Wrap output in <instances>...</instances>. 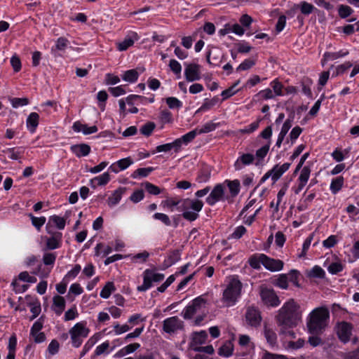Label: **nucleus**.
Masks as SVG:
<instances>
[{"label":"nucleus","mask_w":359,"mask_h":359,"mask_svg":"<svg viewBox=\"0 0 359 359\" xmlns=\"http://www.w3.org/2000/svg\"><path fill=\"white\" fill-rule=\"evenodd\" d=\"M303 309L294 299L286 301L278 311L276 319L280 328V334L284 338L294 339L292 330L302 322Z\"/></svg>","instance_id":"obj_1"},{"label":"nucleus","mask_w":359,"mask_h":359,"mask_svg":"<svg viewBox=\"0 0 359 359\" xmlns=\"http://www.w3.org/2000/svg\"><path fill=\"white\" fill-rule=\"evenodd\" d=\"M330 319V312L325 307L314 309L306 317V328L311 334H321L326 328Z\"/></svg>","instance_id":"obj_2"},{"label":"nucleus","mask_w":359,"mask_h":359,"mask_svg":"<svg viewBox=\"0 0 359 359\" xmlns=\"http://www.w3.org/2000/svg\"><path fill=\"white\" fill-rule=\"evenodd\" d=\"M241 290L242 283L238 277L235 276L228 277L222 299L225 306L230 307L235 305L241 297Z\"/></svg>","instance_id":"obj_3"},{"label":"nucleus","mask_w":359,"mask_h":359,"mask_svg":"<svg viewBox=\"0 0 359 359\" xmlns=\"http://www.w3.org/2000/svg\"><path fill=\"white\" fill-rule=\"evenodd\" d=\"M203 203L198 199H184L182 201L180 207L182 211V216L189 221H194L198 217V212L202 210Z\"/></svg>","instance_id":"obj_4"},{"label":"nucleus","mask_w":359,"mask_h":359,"mask_svg":"<svg viewBox=\"0 0 359 359\" xmlns=\"http://www.w3.org/2000/svg\"><path fill=\"white\" fill-rule=\"evenodd\" d=\"M90 333V329L87 326L86 321H81L76 323L69 330V334L74 347H79L83 340L86 338Z\"/></svg>","instance_id":"obj_5"},{"label":"nucleus","mask_w":359,"mask_h":359,"mask_svg":"<svg viewBox=\"0 0 359 359\" xmlns=\"http://www.w3.org/2000/svg\"><path fill=\"white\" fill-rule=\"evenodd\" d=\"M143 283L137 287V290L144 292L152 286L153 283H158L164 279V274L158 273L154 270L146 269L142 274Z\"/></svg>","instance_id":"obj_6"},{"label":"nucleus","mask_w":359,"mask_h":359,"mask_svg":"<svg viewBox=\"0 0 359 359\" xmlns=\"http://www.w3.org/2000/svg\"><path fill=\"white\" fill-rule=\"evenodd\" d=\"M229 201V196L225 189L223 183L216 184L210 191L206 198V203L210 205H214L219 201Z\"/></svg>","instance_id":"obj_7"},{"label":"nucleus","mask_w":359,"mask_h":359,"mask_svg":"<svg viewBox=\"0 0 359 359\" xmlns=\"http://www.w3.org/2000/svg\"><path fill=\"white\" fill-rule=\"evenodd\" d=\"M290 165V163L275 165L262 177L259 182L260 184L264 183L269 178L271 179L273 184L276 183L289 170Z\"/></svg>","instance_id":"obj_8"},{"label":"nucleus","mask_w":359,"mask_h":359,"mask_svg":"<svg viewBox=\"0 0 359 359\" xmlns=\"http://www.w3.org/2000/svg\"><path fill=\"white\" fill-rule=\"evenodd\" d=\"M334 332L339 339L344 344L351 341L353 332V326L351 323L341 321L336 324Z\"/></svg>","instance_id":"obj_9"},{"label":"nucleus","mask_w":359,"mask_h":359,"mask_svg":"<svg viewBox=\"0 0 359 359\" xmlns=\"http://www.w3.org/2000/svg\"><path fill=\"white\" fill-rule=\"evenodd\" d=\"M184 77L189 82L198 81L201 78V67L196 62L184 64Z\"/></svg>","instance_id":"obj_10"},{"label":"nucleus","mask_w":359,"mask_h":359,"mask_svg":"<svg viewBox=\"0 0 359 359\" xmlns=\"http://www.w3.org/2000/svg\"><path fill=\"white\" fill-rule=\"evenodd\" d=\"M260 297L263 303L267 306L276 307L280 304L278 297L272 289L261 287Z\"/></svg>","instance_id":"obj_11"},{"label":"nucleus","mask_w":359,"mask_h":359,"mask_svg":"<svg viewBox=\"0 0 359 359\" xmlns=\"http://www.w3.org/2000/svg\"><path fill=\"white\" fill-rule=\"evenodd\" d=\"M255 162V157L251 153L240 152L238 158L233 163L235 170L239 171L245 167L252 165Z\"/></svg>","instance_id":"obj_12"},{"label":"nucleus","mask_w":359,"mask_h":359,"mask_svg":"<svg viewBox=\"0 0 359 359\" xmlns=\"http://www.w3.org/2000/svg\"><path fill=\"white\" fill-rule=\"evenodd\" d=\"M245 319L246 323L252 327H257L260 325L262 321V317L259 310L253 306L248 307Z\"/></svg>","instance_id":"obj_13"},{"label":"nucleus","mask_w":359,"mask_h":359,"mask_svg":"<svg viewBox=\"0 0 359 359\" xmlns=\"http://www.w3.org/2000/svg\"><path fill=\"white\" fill-rule=\"evenodd\" d=\"M183 327V322L177 316L168 318L163 320V329L166 333H173Z\"/></svg>","instance_id":"obj_14"},{"label":"nucleus","mask_w":359,"mask_h":359,"mask_svg":"<svg viewBox=\"0 0 359 359\" xmlns=\"http://www.w3.org/2000/svg\"><path fill=\"white\" fill-rule=\"evenodd\" d=\"M43 326V322L41 318L38 319L32 325L30 330V336L33 338L35 343L39 344L46 341V335L41 332Z\"/></svg>","instance_id":"obj_15"},{"label":"nucleus","mask_w":359,"mask_h":359,"mask_svg":"<svg viewBox=\"0 0 359 359\" xmlns=\"http://www.w3.org/2000/svg\"><path fill=\"white\" fill-rule=\"evenodd\" d=\"M207 338L208 334L204 330L194 332L191 336L189 347L196 351H199L201 346L205 343Z\"/></svg>","instance_id":"obj_16"},{"label":"nucleus","mask_w":359,"mask_h":359,"mask_svg":"<svg viewBox=\"0 0 359 359\" xmlns=\"http://www.w3.org/2000/svg\"><path fill=\"white\" fill-rule=\"evenodd\" d=\"M264 267L271 272L281 271L283 269L284 263L280 259L269 257L264 254L262 257Z\"/></svg>","instance_id":"obj_17"},{"label":"nucleus","mask_w":359,"mask_h":359,"mask_svg":"<svg viewBox=\"0 0 359 359\" xmlns=\"http://www.w3.org/2000/svg\"><path fill=\"white\" fill-rule=\"evenodd\" d=\"M139 39V36L136 32H130L126 37L118 42H116V47L119 51H125L133 46L135 41Z\"/></svg>","instance_id":"obj_18"},{"label":"nucleus","mask_w":359,"mask_h":359,"mask_svg":"<svg viewBox=\"0 0 359 359\" xmlns=\"http://www.w3.org/2000/svg\"><path fill=\"white\" fill-rule=\"evenodd\" d=\"M132 164H133L132 158L130 157H127L113 163L109 166V169L114 173H118L127 169Z\"/></svg>","instance_id":"obj_19"},{"label":"nucleus","mask_w":359,"mask_h":359,"mask_svg":"<svg viewBox=\"0 0 359 359\" xmlns=\"http://www.w3.org/2000/svg\"><path fill=\"white\" fill-rule=\"evenodd\" d=\"M72 129L74 132L82 133L85 135L95 133L98 130L96 126H89L86 124L82 123L80 121L74 122L72 126Z\"/></svg>","instance_id":"obj_20"},{"label":"nucleus","mask_w":359,"mask_h":359,"mask_svg":"<svg viewBox=\"0 0 359 359\" xmlns=\"http://www.w3.org/2000/svg\"><path fill=\"white\" fill-rule=\"evenodd\" d=\"M310 174L311 168L308 166H304L301 170L300 175L298 178V187L294 190L295 194H299L306 186L310 177Z\"/></svg>","instance_id":"obj_21"},{"label":"nucleus","mask_w":359,"mask_h":359,"mask_svg":"<svg viewBox=\"0 0 359 359\" xmlns=\"http://www.w3.org/2000/svg\"><path fill=\"white\" fill-rule=\"evenodd\" d=\"M223 184H225V189H229L227 194L229 196V201L236 196L240 192V182L238 180H226Z\"/></svg>","instance_id":"obj_22"},{"label":"nucleus","mask_w":359,"mask_h":359,"mask_svg":"<svg viewBox=\"0 0 359 359\" xmlns=\"http://www.w3.org/2000/svg\"><path fill=\"white\" fill-rule=\"evenodd\" d=\"M271 142L266 141L264 144H263L259 149L256 150L255 154L254 155L255 157V165H259L262 163L264 158L268 154Z\"/></svg>","instance_id":"obj_23"},{"label":"nucleus","mask_w":359,"mask_h":359,"mask_svg":"<svg viewBox=\"0 0 359 359\" xmlns=\"http://www.w3.org/2000/svg\"><path fill=\"white\" fill-rule=\"evenodd\" d=\"M110 180V175L107 172H105L102 175H100L91 179L89 182V185L92 188L95 189L97 188V187L106 185L107 184L109 183Z\"/></svg>","instance_id":"obj_24"},{"label":"nucleus","mask_w":359,"mask_h":359,"mask_svg":"<svg viewBox=\"0 0 359 359\" xmlns=\"http://www.w3.org/2000/svg\"><path fill=\"white\" fill-rule=\"evenodd\" d=\"M334 261L328 264V259L324 263V266L327 267L328 272L331 274H337L341 272L344 269V265L341 260L334 257Z\"/></svg>","instance_id":"obj_25"},{"label":"nucleus","mask_w":359,"mask_h":359,"mask_svg":"<svg viewBox=\"0 0 359 359\" xmlns=\"http://www.w3.org/2000/svg\"><path fill=\"white\" fill-rule=\"evenodd\" d=\"M39 123V116L36 112H32L28 116L26 120V126L27 130L31 133H34L36 132V128Z\"/></svg>","instance_id":"obj_26"},{"label":"nucleus","mask_w":359,"mask_h":359,"mask_svg":"<svg viewBox=\"0 0 359 359\" xmlns=\"http://www.w3.org/2000/svg\"><path fill=\"white\" fill-rule=\"evenodd\" d=\"M70 149L77 157L86 156L90 151V146L86 144H74Z\"/></svg>","instance_id":"obj_27"},{"label":"nucleus","mask_w":359,"mask_h":359,"mask_svg":"<svg viewBox=\"0 0 359 359\" xmlns=\"http://www.w3.org/2000/svg\"><path fill=\"white\" fill-rule=\"evenodd\" d=\"M65 298L60 295H55L53 297V310L57 314L60 315L65 308Z\"/></svg>","instance_id":"obj_28"},{"label":"nucleus","mask_w":359,"mask_h":359,"mask_svg":"<svg viewBox=\"0 0 359 359\" xmlns=\"http://www.w3.org/2000/svg\"><path fill=\"white\" fill-rule=\"evenodd\" d=\"M26 299L30 307V311L32 313V319L36 318L41 313V308L40 302L31 297H26Z\"/></svg>","instance_id":"obj_29"},{"label":"nucleus","mask_w":359,"mask_h":359,"mask_svg":"<svg viewBox=\"0 0 359 359\" xmlns=\"http://www.w3.org/2000/svg\"><path fill=\"white\" fill-rule=\"evenodd\" d=\"M125 192V188H118L115 190L108 198L107 204L109 207H114L117 205L121 200L122 196Z\"/></svg>","instance_id":"obj_30"},{"label":"nucleus","mask_w":359,"mask_h":359,"mask_svg":"<svg viewBox=\"0 0 359 359\" xmlns=\"http://www.w3.org/2000/svg\"><path fill=\"white\" fill-rule=\"evenodd\" d=\"M62 233H57L52 237L46 238V247L50 250L57 249L60 247Z\"/></svg>","instance_id":"obj_31"},{"label":"nucleus","mask_w":359,"mask_h":359,"mask_svg":"<svg viewBox=\"0 0 359 359\" xmlns=\"http://www.w3.org/2000/svg\"><path fill=\"white\" fill-rule=\"evenodd\" d=\"M8 157L12 160H20L22 156L25 149L23 147H12L8 148L4 151Z\"/></svg>","instance_id":"obj_32"},{"label":"nucleus","mask_w":359,"mask_h":359,"mask_svg":"<svg viewBox=\"0 0 359 359\" xmlns=\"http://www.w3.org/2000/svg\"><path fill=\"white\" fill-rule=\"evenodd\" d=\"M233 352V344L231 341H225L218 350V353L219 355L226 358L232 355Z\"/></svg>","instance_id":"obj_33"},{"label":"nucleus","mask_w":359,"mask_h":359,"mask_svg":"<svg viewBox=\"0 0 359 359\" xmlns=\"http://www.w3.org/2000/svg\"><path fill=\"white\" fill-rule=\"evenodd\" d=\"M348 54V52H335V53H329L326 52L323 55V58L321 60V64L323 66L325 65V64L332 60H337L339 57H344Z\"/></svg>","instance_id":"obj_34"},{"label":"nucleus","mask_w":359,"mask_h":359,"mask_svg":"<svg viewBox=\"0 0 359 359\" xmlns=\"http://www.w3.org/2000/svg\"><path fill=\"white\" fill-rule=\"evenodd\" d=\"M139 73L136 69H129L123 72L121 75L122 79L128 83H135L137 81Z\"/></svg>","instance_id":"obj_35"},{"label":"nucleus","mask_w":359,"mask_h":359,"mask_svg":"<svg viewBox=\"0 0 359 359\" xmlns=\"http://www.w3.org/2000/svg\"><path fill=\"white\" fill-rule=\"evenodd\" d=\"M211 175V169L209 166H205L202 168L198 173L196 180L198 183L207 182Z\"/></svg>","instance_id":"obj_36"},{"label":"nucleus","mask_w":359,"mask_h":359,"mask_svg":"<svg viewBox=\"0 0 359 359\" xmlns=\"http://www.w3.org/2000/svg\"><path fill=\"white\" fill-rule=\"evenodd\" d=\"M264 334L267 341V343L271 346H274L276 344L277 336L275 331L272 328L265 326Z\"/></svg>","instance_id":"obj_37"},{"label":"nucleus","mask_w":359,"mask_h":359,"mask_svg":"<svg viewBox=\"0 0 359 359\" xmlns=\"http://www.w3.org/2000/svg\"><path fill=\"white\" fill-rule=\"evenodd\" d=\"M344 179L341 176H339L332 180L330 189L333 194L338 193L344 186Z\"/></svg>","instance_id":"obj_38"},{"label":"nucleus","mask_w":359,"mask_h":359,"mask_svg":"<svg viewBox=\"0 0 359 359\" xmlns=\"http://www.w3.org/2000/svg\"><path fill=\"white\" fill-rule=\"evenodd\" d=\"M304 344H305V340L303 339H299L296 341H283V345L284 348L288 351H294V350L299 349V348L303 347Z\"/></svg>","instance_id":"obj_39"},{"label":"nucleus","mask_w":359,"mask_h":359,"mask_svg":"<svg viewBox=\"0 0 359 359\" xmlns=\"http://www.w3.org/2000/svg\"><path fill=\"white\" fill-rule=\"evenodd\" d=\"M294 8L299 9L301 13L306 15H310L316 9L311 4L306 1H301L299 4L294 5Z\"/></svg>","instance_id":"obj_40"},{"label":"nucleus","mask_w":359,"mask_h":359,"mask_svg":"<svg viewBox=\"0 0 359 359\" xmlns=\"http://www.w3.org/2000/svg\"><path fill=\"white\" fill-rule=\"evenodd\" d=\"M164 100L170 109L179 110L182 107V102L175 97H168Z\"/></svg>","instance_id":"obj_41"},{"label":"nucleus","mask_w":359,"mask_h":359,"mask_svg":"<svg viewBox=\"0 0 359 359\" xmlns=\"http://www.w3.org/2000/svg\"><path fill=\"white\" fill-rule=\"evenodd\" d=\"M262 257H264V254H256L252 256L249 259V264L251 267L255 269H259L261 268L262 265H263V259Z\"/></svg>","instance_id":"obj_42"},{"label":"nucleus","mask_w":359,"mask_h":359,"mask_svg":"<svg viewBox=\"0 0 359 359\" xmlns=\"http://www.w3.org/2000/svg\"><path fill=\"white\" fill-rule=\"evenodd\" d=\"M95 255L97 256H107L112 252V248L110 245L99 243L95 248Z\"/></svg>","instance_id":"obj_43"},{"label":"nucleus","mask_w":359,"mask_h":359,"mask_svg":"<svg viewBox=\"0 0 359 359\" xmlns=\"http://www.w3.org/2000/svg\"><path fill=\"white\" fill-rule=\"evenodd\" d=\"M288 188H289L288 182H285L281 185V187L277 194V201L276 202V211L278 210L279 205H280L281 202L283 201V198L285 196V194L288 190Z\"/></svg>","instance_id":"obj_44"},{"label":"nucleus","mask_w":359,"mask_h":359,"mask_svg":"<svg viewBox=\"0 0 359 359\" xmlns=\"http://www.w3.org/2000/svg\"><path fill=\"white\" fill-rule=\"evenodd\" d=\"M115 290L114 284L112 282H107L102 289L100 295L103 299H108Z\"/></svg>","instance_id":"obj_45"},{"label":"nucleus","mask_w":359,"mask_h":359,"mask_svg":"<svg viewBox=\"0 0 359 359\" xmlns=\"http://www.w3.org/2000/svg\"><path fill=\"white\" fill-rule=\"evenodd\" d=\"M270 86L272 88L271 90L275 97L283 96L285 95L283 93V86L277 79L272 81L270 83Z\"/></svg>","instance_id":"obj_46"},{"label":"nucleus","mask_w":359,"mask_h":359,"mask_svg":"<svg viewBox=\"0 0 359 359\" xmlns=\"http://www.w3.org/2000/svg\"><path fill=\"white\" fill-rule=\"evenodd\" d=\"M69 45V41L64 37H60L57 39L55 45L52 48L51 51L55 53L57 51L64 50Z\"/></svg>","instance_id":"obj_47"},{"label":"nucleus","mask_w":359,"mask_h":359,"mask_svg":"<svg viewBox=\"0 0 359 359\" xmlns=\"http://www.w3.org/2000/svg\"><path fill=\"white\" fill-rule=\"evenodd\" d=\"M307 275L311 278H323L325 276V272L320 266L316 265L307 272Z\"/></svg>","instance_id":"obj_48"},{"label":"nucleus","mask_w":359,"mask_h":359,"mask_svg":"<svg viewBox=\"0 0 359 359\" xmlns=\"http://www.w3.org/2000/svg\"><path fill=\"white\" fill-rule=\"evenodd\" d=\"M48 224H53L59 229H63L65 226L66 222L65 219L57 215H53L50 217L48 220Z\"/></svg>","instance_id":"obj_49"},{"label":"nucleus","mask_w":359,"mask_h":359,"mask_svg":"<svg viewBox=\"0 0 359 359\" xmlns=\"http://www.w3.org/2000/svg\"><path fill=\"white\" fill-rule=\"evenodd\" d=\"M274 284L276 286H277L281 289H283V290L287 289V287H288L287 275L286 273H282V274L278 275V278L275 280Z\"/></svg>","instance_id":"obj_50"},{"label":"nucleus","mask_w":359,"mask_h":359,"mask_svg":"<svg viewBox=\"0 0 359 359\" xmlns=\"http://www.w3.org/2000/svg\"><path fill=\"white\" fill-rule=\"evenodd\" d=\"M81 270V266L79 264H76L73 266V268L71 270H69L66 273L63 278L65 279V281L69 282L70 280L74 279L78 276Z\"/></svg>","instance_id":"obj_51"},{"label":"nucleus","mask_w":359,"mask_h":359,"mask_svg":"<svg viewBox=\"0 0 359 359\" xmlns=\"http://www.w3.org/2000/svg\"><path fill=\"white\" fill-rule=\"evenodd\" d=\"M180 202V201L175 200L173 198H167L161 202V205L163 208H166L172 212L174 210V208L178 205Z\"/></svg>","instance_id":"obj_52"},{"label":"nucleus","mask_w":359,"mask_h":359,"mask_svg":"<svg viewBox=\"0 0 359 359\" xmlns=\"http://www.w3.org/2000/svg\"><path fill=\"white\" fill-rule=\"evenodd\" d=\"M131 329L127 324L120 325L118 323H114L113 325V331L115 335H121L129 331Z\"/></svg>","instance_id":"obj_53"},{"label":"nucleus","mask_w":359,"mask_h":359,"mask_svg":"<svg viewBox=\"0 0 359 359\" xmlns=\"http://www.w3.org/2000/svg\"><path fill=\"white\" fill-rule=\"evenodd\" d=\"M198 134V130H194L182 135L181 137H180V139L184 145H187L196 137Z\"/></svg>","instance_id":"obj_54"},{"label":"nucleus","mask_w":359,"mask_h":359,"mask_svg":"<svg viewBox=\"0 0 359 359\" xmlns=\"http://www.w3.org/2000/svg\"><path fill=\"white\" fill-rule=\"evenodd\" d=\"M79 316L78 310L75 306L68 309L64 316V320L65 321L72 320L76 318Z\"/></svg>","instance_id":"obj_55"},{"label":"nucleus","mask_w":359,"mask_h":359,"mask_svg":"<svg viewBox=\"0 0 359 359\" xmlns=\"http://www.w3.org/2000/svg\"><path fill=\"white\" fill-rule=\"evenodd\" d=\"M159 118L163 123H170L173 121L171 112L167 109L162 110L160 112Z\"/></svg>","instance_id":"obj_56"},{"label":"nucleus","mask_w":359,"mask_h":359,"mask_svg":"<svg viewBox=\"0 0 359 359\" xmlns=\"http://www.w3.org/2000/svg\"><path fill=\"white\" fill-rule=\"evenodd\" d=\"M109 93L114 97H119L126 93V86L121 85L116 87H111L109 89Z\"/></svg>","instance_id":"obj_57"},{"label":"nucleus","mask_w":359,"mask_h":359,"mask_svg":"<svg viewBox=\"0 0 359 359\" xmlns=\"http://www.w3.org/2000/svg\"><path fill=\"white\" fill-rule=\"evenodd\" d=\"M153 170L152 168H142L137 169L133 174L132 177L138 178L140 177H147Z\"/></svg>","instance_id":"obj_58"},{"label":"nucleus","mask_w":359,"mask_h":359,"mask_svg":"<svg viewBox=\"0 0 359 359\" xmlns=\"http://www.w3.org/2000/svg\"><path fill=\"white\" fill-rule=\"evenodd\" d=\"M100 339V334H95L90 337L83 346V350L86 352L90 349Z\"/></svg>","instance_id":"obj_59"},{"label":"nucleus","mask_w":359,"mask_h":359,"mask_svg":"<svg viewBox=\"0 0 359 359\" xmlns=\"http://www.w3.org/2000/svg\"><path fill=\"white\" fill-rule=\"evenodd\" d=\"M11 104L13 108H18L20 107L26 106L29 104V100L26 97H15L11 99Z\"/></svg>","instance_id":"obj_60"},{"label":"nucleus","mask_w":359,"mask_h":359,"mask_svg":"<svg viewBox=\"0 0 359 359\" xmlns=\"http://www.w3.org/2000/svg\"><path fill=\"white\" fill-rule=\"evenodd\" d=\"M351 62H346L344 64L338 65L335 68V72L333 73V76H337L341 74H344L347 69L352 67Z\"/></svg>","instance_id":"obj_61"},{"label":"nucleus","mask_w":359,"mask_h":359,"mask_svg":"<svg viewBox=\"0 0 359 359\" xmlns=\"http://www.w3.org/2000/svg\"><path fill=\"white\" fill-rule=\"evenodd\" d=\"M255 64V60L250 58L246 59L238 65V67L236 68V70L238 72L248 70L252 67Z\"/></svg>","instance_id":"obj_62"},{"label":"nucleus","mask_w":359,"mask_h":359,"mask_svg":"<svg viewBox=\"0 0 359 359\" xmlns=\"http://www.w3.org/2000/svg\"><path fill=\"white\" fill-rule=\"evenodd\" d=\"M346 212L352 219H356L359 217V208L354 205H348L346 208Z\"/></svg>","instance_id":"obj_63"},{"label":"nucleus","mask_w":359,"mask_h":359,"mask_svg":"<svg viewBox=\"0 0 359 359\" xmlns=\"http://www.w3.org/2000/svg\"><path fill=\"white\" fill-rule=\"evenodd\" d=\"M341 356L343 359H359V348L355 351L341 353Z\"/></svg>","instance_id":"obj_64"}]
</instances>
